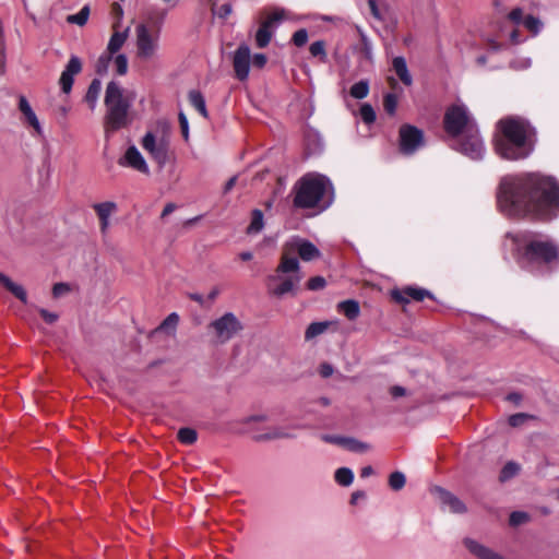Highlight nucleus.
Returning a JSON list of instances; mask_svg holds the SVG:
<instances>
[{"instance_id": "obj_4", "label": "nucleus", "mask_w": 559, "mask_h": 559, "mask_svg": "<svg viewBox=\"0 0 559 559\" xmlns=\"http://www.w3.org/2000/svg\"><path fill=\"white\" fill-rule=\"evenodd\" d=\"M498 128L500 134L496 138L495 146L500 157L518 160L531 155L535 131L528 122L521 118H507L499 121Z\"/></svg>"}, {"instance_id": "obj_44", "label": "nucleus", "mask_w": 559, "mask_h": 559, "mask_svg": "<svg viewBox=\"0 0 559 559\" xmlns=\"http://www.w3.org/2000/svg\"><path fill=\"white\" fill-rule=\"evenodd\" d=\"M310 53L313 57H320L322 60H325L326 52H325V45L322 40H317L312 43L309 47Z\"/></svg>"}, {"instance_id": "obj_43", "label": "nucleus", "mask_w": 559, "mask_h": 559, "mask_svg": "<svg viewBox=\"0 0 559 559\" xmlns=\"http://www.w3.org/2000/svg\"><path fill=\"white\" fill-rule=\"evenodd\" d=\"M116 72L119 75H124L128 72V58L123 53H119L114 58Z\"/></svg>"}, {"instance_id": "obj_18", "label": "nucleus", "mask_w": 559, "mask_h": 559, "mask_svg": "<svg viewBox=\"0 0 559 559\" xmlns=\"http://www.w3.org/2000/svg\"><path fill=\"white\" fill-rule=\"evenodd\" d=\"M19 109L22 112L25 122L34 129V134L41 136L43 135V128L41 124L31 107L29 103L24 96H21L19 99Z\"/></svg>"}, {"instance_id": "obj_17", "label": "nucleus", "mask_w": 559, "mask_h": 559, "mask_svg": "<svg viewBox=\"0 0 559 559\" xmlns=\"http://www.w3.org/2000/svg\"><path fill=\"white\" fill-rule=\"evenodd\" d=\"M392 297L395 301L404 304L408 302L411 299L416 301H421L426 297L431 298L432 295L429 290L419 288V287H406L403 290H393Z\"/></svg>"}, {"instance_id": "obj_58", "label": "nucleus", "mask_w": 559, "mask_h": 559, "mask_svg": "<svg viewBox=\"0 0 559 559\" xmlns=\"http://www.w3.org/2000/svg\"><path fill=\"white\" fill-rule=\"evenodd\" d=\"M334 372V369L331 365L329 364H323L321 365L320 367V374L323 377V378H329L333 374Z\"/></svg>"}, {"instance_id": "obj_14", "label": "nucleus", "mask_w": 559, "mask_h": 559, "mask_svg": "<svg viewBox=\"0 0 559 559\" xmlns=\"http://www.w3.org/2000/svg\"><path fill=\"white\" fill-rule=\"evenodd\" d=\"M118 164L144 175L150 174V167L135 145H131L126 150L124 154L119 158Z\"/></svg>"}, {"instance_id": "obj_51", "label": "nucleus", "mask_w": 559, "mask_h": 559, "mask_svg": "<svg viewBox=\"0 0 559 559\" xmlns=\"http://www.w3.org/2000/svg\"><path fill=\"white\" fill-rule=\"evenodd\" d=\"M531 64H532V60L526 57L518 58L511 62V67L515 70H525V69L530 68Z\"/></svg>"}, {"instance_id": "obj_49", "label": "nucleus", "mask_w": 559, "mask_h": 559, "mask_svg": "<svg viewBox=\"0 0 559 559\" xmlns=\"http://www.w3.org/2000/svg\"><path fill=\"white\" fill-rule=\"evenodd\" d=\"M308 41V32L305 28L298 29L293 35V43L297 47L304 46Z\"/></svg>"}, {"instance_id": "obj_9", "label": "nucleus", "mask_w": 559, "mask_h": 559, "mask_svg": "<svg viewBox=\"0 0 559 559\" xmlns=\"http://www.w3.org/2000/svg\"><path fill=\"white\" fill-rule=\"evenodd\" d=\"M141 145L159 168H164L169 162V141L165 135L158 136L148 131L142 138Z\"/></svg>"}, {"instance_id": "obj_52", "label": "nucleus", "mask_w": 559, "mask_h": 559, "mask_svg": "<svg viewBox=\"0 0 559 559\" xmlns=\"http://www.w3.org/2000/svg\"><path fill=\"white\" fill-rule=\"evenodd\" d=\"M70 292V286L66 283H57L53 285L52 295L55 298H59Z\"/></svg>"}, {"instance_id": "obj_21", "label": "nucleus", "mask_w": 559, "mask_h": 559, "mask_svg": "<svg viewBox=\"0 0 559 559\" xmlns=\"http://www.w3.org/2000/svg\"><path fill=\"white\" fill-rule=\"evenodd\" d=\"M393 70L396 75L405 85H411L413 78L407 69L406 60L404 57H395L392 61Z\"/></svg>"}, {"instance_id": "obj_27", "label": "nucleus", "mask_w": 559, "mask_h": 559, "mask_svg": "<svg viewBox=\"0 0 559 559\" xmlns=\"http://www.w3.org/2000/svg\"><path fill=\"white\" fill-rule=\"evenodd\" d=\"M188 98L191 106H193L204 118H207V110L203 95L199 91L192 90L189 92Z\"/></svg>"}, {"instance_id": "obj_28", "label": "nucleus", "mask_w": 559, "mask_h": 559, "mask_svg": "<svg viewBox=\"0 0 559 559\" xmlns=\"http://www.w3.org/2000/svg\"><path fill=\"white\" fill-rule=\"evenodd\" d=\"M335 481L344 487H348L353 484L354 473L348 467H340L334 474Z\"/></svg>"}, {"instance_id": "obj_8", "label": "nucleus", "mask_w": 559, "mask_h": 559, "mask_svg": "<svg viewBox=\"0 0 559 559\" xmlns=\"http://www.w3.org/2000/svg\"><path fill=\"white\" fill-rule=\"evenodd\" d=\"M243 329L241 321L233 312H225L207 325L212 342L223 345L236 337Z\"/></svg>"}, {"instance_id": "obj_37", "label": "nucleus", "mask_w": 559, "mask_h": 559, "mask_svg": "<svg viewBox=\"0 0 559 559\" xmlns=\"http://www.w3.org/2000/svg\"><path fill=\"white\" fill-rule=\"evenodd\" d=\"M406 484V477L402 472H393L389 476V486L392 490L399 491L401 490Z\"/></svg>"}, {"instance_id": "obj_11", "label": "nucleus", "mask_w": 559, "mask_h": 559, "mask_svg": "<svg viewBox=\"0 0 559 559\" xmlns=\"http://www.w3.org/2000/svg\"><path fill=\"white\" fill-rule=\"evenodd\" d=\"M296 254L304 261H312L320 258L321 252L309 240L294 236L283 245L282 257L298 259Z\"/></svg>"}, {"instance_id": "obj_25", "label": "nucleus", "mask_w": 559, "mask_h": 559, "mask_svg": "<svg viewBox=\"0 0 559 559\" xmlns=\"http://www.w3.org/2000/svg\"><path fill=\"white\" fill-rule=\"evenodd\" d=\"M338 309L349 320H355L360 313L359 304L353 299L340 302Z\"/></svg>"}, {"instance_id": "obj_3", "label": "nucleus", "mask_w": 559, "mask_h": 559, "mask_svg": "<svg viewBox=\"0 0 559 559\" xmlns=\"http://www.w3.org/2000/svg\"><path fill=\"white\" fill-rule=\"evenodd\" d=\"M445 132L452 136V147L473 160L484 157L486 148L475 120L464 105L451 106L444 115Z\"/></svg>"}, {"instance_id": "obj_47", "label": "nucleus", "mask_w": 559, "mask_h": 559, "mask_svg": "<svg viewBox=\"0 0 559 559\" xmlns=\"http://www.w3.org/2000/svg\"><path fill=\"white\" fill-rule=\"evenodd\" d=\"M325 278L322 277V276H314V277H311L308 282H307V288L309 290H319V289H322L325 287Z\"/></svg>"}, {"instance_id": "obj_22", "label": "nucleus", "mask_w": 559, "mask_h": 559, "mask_svg": "<svg viewBox=\"0 0 559 559\" xmlns=\"http://www.w3.org/2000/svg\"><path fill=\"white\" fill-rule=\"evenodd\" d=\"M296 435L283 427H275L271 429L269 432L263 435H258L254 437L257 441H271L277 439H292L295 438Z\"/></svg>"}, {"instance_id": "obj_19", "label": "nucleus", "mask_w": 559, "mask_h": 559, "mask_svg": "<svg viewBox=\"0 0 559 559\" xmlns=\"http://www.w3.org/2000/svg\"><path fill=\"white\" fill-rule=\"evenodd\" d=\"M438 498L444 508H448L453 513H464L466 507L456 496L442 488L437 489Z\"/></svg>"}, {"instance_id": "obj_35", "label": "nucleus", "mask_w": 559, "mask_h": 559, "mask_svg": "<svg viewBox=\"0 0 559 559\" xmlns=\"http://www.w3.org/2000/svg\"><path fill=\"white\" fill-rule=\"evenodd\" d=\"M90 16V7L84 5L78 13L71 14L67 17V21L71 24L83 26L86 24Z\"/></svg>"}, {"instance_id": "obj_57", "label": "nucleus", "mask_w": 559, "mask_h": 559, "mask_svg": "<svg viewBox=\"0 0 559 559\" xmlns=\"http://www.w3.org/2000/svg\"><path fill=\"white\" fill-rule=\"evenodd\" d=\"M322 440L328 443L340 444L343 447L344 437L333 436V435H323Z\"/></svg>"}, {"instance_id": "obj_50", "label": "nucleus", "mask_w": 559, "mask_h": 559, "mask_svg": "<svg viewBox=\"0 0 559 559\" xmlns=\"http://www.w3.org/2000/svg\"><path fill=\"white\" fill-rule=\"evenodd\" d=\"M508 19L514 24H523L524 13L521 8L513 9L509 14Z\"/></svg>"}, {"instance_id": "obj_32", "label": "nucleus", "mask_w": 559, "mask_h": 559, "mask_svg": "<svg viewBox=\"0 0 559 559\" xmlns=\"http://www.w3.org/2000/svg\"><path fill=\"white\" fill-rule=\"evenodd\" d=\"M349 94L352 97L356 99H364L369 94V82L367 80H361L357 83H355L350 90Z\"/></svg>"}, {"instance_id": "obj_36", "label": "nucleus", "mask_w": 559, "mask_h": 559, "mask_svg": "<svg viewBox=\"0 0 559 559\" xmlns=\"http://www.w3.org/2000/svg\"><path fill=\"white\" fill-rule=\"evenodd\" d=\"M360 52L362 53L366 60L372 62L373 47L370 39L362 32H360Z\"/></svg>"}, {"instance_id": "obj_63", "label": "nucleus", "mask_w": 559, "mask_h": 559, "mask_svg": "<svg viewBox=\"0 0 559 559\" xmlns=\"http://www.w3.org/2000/svg\"><path fill=\"white\" fill-rule=\"evenodd\" d=\"M507 400L513 402L514 404H519L522 401V395L518 392H513L508 394Z\"/></svg>"}, {"instance_id": "obj_34", "label": "nucleus", "mask_w": 559, "mask_h": 559, "mask_svg": "<svg viewBox=\"0 0 559 559\" xmlns=\"http://www.w3.org/2000/svg\"><path fill=\"white\" fill-rule=\"evenodd\" d=\"M287 16V12L284 9H275L272 13H270L266 19L262 22L271 28H274L278 23L285 20Z\"/></svg>"}, {"instance_id": "obj_15", "label": "nucleus", "mask_w": 559, "mask_h": 559, "mask_svg": "<svg viewBox=\"0 0 559 559\" xmlns=\"http://www.w3.org/2000/svg\"><path fill=\"white\" fill-rule=\"evenodd\" d=\"M81 70L82 62L80 58L76 56H71L59 79V84L63 93L69 94L71 92L74 76L79 74Z\"/></svg>"}, {"instance_id": "obj_23", "label": "nucleus", "mask_w": 559, "mask_h": 559, "mask_svg": "<svg viewBox=\"0 0 559 559\" xmlns=\"http://www.w3.org/2000/svg\"><path fill=\"white\" fill-rule=\"evenodd\" d=\"M128 36H129V27L122 32L116 31L111 35V37L108 41L107 52H109L111 55L118 52L121 49V47L124 45Z\"/></svg>"}, {"instance_id": "obj_61", "label": "nucleus", "mask_w": 559, "mask_h": 559, "mask_svg": "<svg viewBox=\"0 0 559 559\" xmlns=\"http://www.w3.org/2000/svg\"><path fill=\"white\" fill-rule=\"evenodd\" d=\"M405 393H406V390L403 386H400V385H395V386H393L391 389V394L394 397L403 396V395H405Z\"/></svg>"}, {"instance_id": "obj_29", "label": "nucleus", "mask_w": 559, "mask_h": 559, "mask_svg": "<svg viewBox=\"0 0 559 559\" xmlns=\"http://www.w3.org/2000/svg\"><path fill=\"white\" fill-rule=\"evenodd\" d=\"M179 323V316L176 312H171L166 319L159 324L156 331H163L169 334H174Z\"/></svg>"}, {"instance_id": "obj_1", "label": "nucleus", "mask_w": 559, "mask_h": 559, "mask_svg": "<svg viewBox=\"0 0 559 559\" xmlns=\"http://www.w3.org/2000/svg\"><path fill=\"white\" fill-rule=\"evenodd\" d=\"M497 204L509 217L551 219L559 215V185L537 173L507 175L500 180Z\"/></svg>"}, {"instance_id": "obj_13", "label": "nucleus", "mask_w": 559, "mask_h": 559, "mask_svg": "<svg viewBox=\"0 0 559 559\" xmlns=\"http://www.w3.org/2000/svg\"><path fill=\"white\" fill-rule=\"evenodd\" d=\"M251 64V51L248 45H240L234 52L233 67L236 78L240 81H245L249 76Z\"/></svg>"}, {"instance_id": "obj_30", "label": "nucleus", "mask_w": 559, "mask_h": 559, "mask_svg": "<svg viewBox=\"0 0 559 559\" xmlns=\"http://www.w3.org/2000/svg\"><path fill=\"white\" fill-rule=\"evenodd\" d=\"M272 37V28L267 25L261 23V26L259 27L257 34H255V41L257 46L259 48H264L269 45Z\"/></svg>"}, {"instance_id": "obj_26", "label": "nucleus", "mask_w": 559, "mask_h": 559, "mask_svg": "<svg viewBox=\"0 0 559 559\" xmlns=\"http://www.w3.org/2000/svg\"><path fill=\"white\" fill-rule=\"evenodd\" d=\"M264 227V216L261 210L254 209L251 213V222L247 227V234H259Z\"/></svg>"}, {"instance_id": "obj_60", "label": "nucleus", "mask_w": 559, "mask_h": 559, "mask_svg": "<svg viewBox=\"0 0 559 559\" xmlns=\"http://www.w3.org/2000/svg\"><path fill=\"white\" fill-rule=\"evenodd\" d=\"M368 4H369L370 11H371V14L377 20H380L381 15H380V11H379L378 5H377V1L376 0H368Z\"/></svg>"}, {"instance_id": "obj_33", "label": "nucleus", "mask_w": 559, "mask_h": 559, "mask_svg": "<svg viewBox=\"0 0 559 559\" xmlns=\"http://www.w3.org/2000/svg\"><path fill=\"white\" fill-rule=\"evenodd\" d=\"M520 472V465L515 462H508L500 472L499 480L506 483Z\"/></svg>"}, {"instance_id": "obj_46", "label": "nucleus", "mask_w": 559, "mask_h": 559, "mask_svg": "<svg viewBox=\"0 0 559 559\" xmlns=\"http://www.w3.org/2000/svg\"><path fill=\"white\" fill-rule=\"evenodd\" d=\"M211 11L214 16L225 20L231 14L233 9L230 3H224L221 7L213 8Z\"/></svg>"}, {"instance_id": "obj_5", "label": "nucleus", "mask_w": 559, "mask_h": 559, "mask_svg": "<svg viewBox=\"0 0 559 559\" xmlns=\"http://www.w3.org/2000/svg\"><path fill=\"white\" fill-rule=\"evenodd\" d=\"M294 205L299 209L326 210L333 202L331 181L319 174H308L296 185Z\"/></svg>"}, {"instance_id": "obj_31", "label": "nucleus", "mask_w": 559, "mask_h": 559, "mask_svg": "<svg viewBox=\"0 0 559 559\" xmlns=\"http://www.w3.org/2000/svg\"><path fill=\"white\" fill-rule=\"evenodd\" d=\"M330 323L329 322H313L311 323L306 332H305V338L307 341H310L321 334H323L328 328H329Z\"/></svg>"}, {"instance_id": "obj_20", "label": "nucleus", "mask_w": 559, "mask_h": 559, "mask_svg": "<svg viewBox=\"0 0 559 559\" xmlns=\"http://www.w3.org/2000/svg\"><path fill=\"white\" fill-rule=\"evenodd\" d=\"M0 284L12 293L23 304H27V294L22 285L14 283L9 276L0 272Z\"/></svg>"}, {"instance_id": "obj_39", "label": "nucleus", "mask_w": 559, "mask_h": 559, "mask_svg": "<svg viewBox=\"0 0 559 559\" xmlns=\"http://www.w3.org/2000/svg\"><path fill=\"white\" fill-rule=\"evenodd\" d=\"M197 431L192 428H181L178 431V439L181 443L192 444L197 441Z\"/></svg>"}, {"instance_id": "obj_53", "label": "nucleus", "mask_w": 559, "mask_h": 559, "mask_svg": "<svg viewBox=\"0 0 559 559\" xmlns=\"http://www.w3.org/2000/svg\"><path fill=\"white\" fill-rule=\"evenodd\" d=\"M527 418L528 416L524 413L514 414L509 417V424L512 427H518L521 426Z\"/></svg>"}, {"instance_id": "obj_62", "label": "nucleus", "mask_w": 559, "mask_h": 559, "mask_svg": "<svg viewBox=\"0 0 559 559\" xmlns=\"http://www.w3.org/2000/svg\"><path fill=\"white\" fill-rule=\"evenodd\" d=\"M176 210V205L174 203H167L162 212V218L166 217L170 213H173Z\"/></svg>"}, {"instance_id": "obj_42", "label": "nucleus", "mask_w": 559, "mask_h": 559, "mask_svg": "<svg viewBox=\"0 0 559 559\" xmlns=\"http://www.w3.org/2000/svg\"><path fill=\"white\" fill-rule=\"evenodd\" d=\"M383 107L386 114L393 116L395 115L397 108V96L392 93H388L383 98Z\"/></svg>"}, {"instance_id": "obj_64", "label": "nucleus", "mask_w": 559, "mask_h": 559, "mask_svg": "<svg viewBox=\"0 0 559 559\" xmlns=\"http://www.w3.org/2000/svg\"><path fill=\"white\" fill-rule=\"evenodd\" d=\"M236 181H237V177L236 176L229 178V180L226 182V185L224 187V192L225 193L229 192L235 187Z\"/></svg>"}, {"instance_id": "obj_59", "label": "nucleus", "mask_w": 559, "mask_h": 559, "mask_svg": "<svg viewBox=\"0 0 559 559\" xmlns=\"http://www.w3.org/2000/svg\"><path fill=\"white\" fill-rule=\"evenodd\" d=\"M266 419H267L266 415L260 414V415H252V416L247 417L243 420V423L249 425V424L254 423V421H265Z\"/></svg>"}, {"instance_id": "obj_2", "label": "nucleus", "mask_w": 559, "mask_h": 559, "mask_svg": "<svg viewBox=\"0 0 559 559\" xmlns=\"http://www.w3.org/2000/svg\"><path fill=\"white\" fill-rule=\"evenodd\" d=\"M519 265L534 274H545L559 267V245L552 239L523 233L509 235Z\"/></svg>"}, {"instance_id": "obj_38", "label": "nucleus", "mask_w": 559, "mask_h": 559, "mask_svg": "<svg viewBox=\"0 0 559 559\" xmlns=\"http://www.w3.org/2000/svg\"><path fill=\"white\" fill-rule=\"evenodd\" d=\"M523 25L527 31L532 32L533 35H537L543 28L542 21L533 15L525 16L523 20Z\"/></svg>"}, {"instance_id": "obj_6", "label": "nucleus", "mask_w": 559, "mask_h": 559, "mask_svg": "<svg viewBox=\"0 0 559 559\" xmlns=\"http://www.w3.org/2000/svg\"><path fill=\"white\" fill-rule=\"evenodd\" d=\"M133 100L134 95L127 93L118 82L110 81L107 84L104 98L106 106L104 126L107 134L130 124V109Z\"/></svg>"}, {"instance_id": "obj_16", "label": "nucleus", "mask_w": 559, "mask_h": 559, "mask_svg": "<svg viewBox=\"0 0 559 559\" xmlns=\"http://www.w3.org/2000/svg\"><path fill=\"white\" fill-rule=\"evenodd\" d=\"M93 210L95 211L98 219H99V228L103 235H105L110 226V216L117 212L118 206L117 203L112 201H106L100 203L93 204Z\"/></svg>"}, {"instance_id": "obj_10", "label": "nucleus", "mask_w": 559, "mask_h": 559, "mask_svg": "<svg viewBox=\"0 0 559 559\" xmlns=\"http://www.w3.org/2000/svg\"><path fill=\"white\" fill-rule=\"evenodd\" d=\"M136 36V56L141 60L153 59L158 51V32L152 29L145 24H139L135 28Z\"/></svg>"}, {"instance_id": "obj_55", "label": "nucleus", "mask_w": 559, "mask_h": 559, "mask_svg": "<svg viewBox=\"0 0 559 559\" xmlns=\"http://www.w3.org/2000/svg\"><path fill=\"white\" fill-rule=\"evenodd\" d=\"M179 123H180L181 132H182V135H183L185 140H188V138H189V122H188V119H187V117H186V115L183 112L179 114Z\"/></svg>"}, {"instance_id": "obj_41", "label": "nucleus", "mask_w": 559, "mask_h": 559, "mask_svg": "<svg viewBox=\"0 0 559 559\" xmlns=\"http://www.w3.org/2000/svg\"><path fill=\"white\" fill-rule=\"evenodd\" d=\"M361 120L367 123H373L376 120V111L370 104H362L359 110Z\"/></svg>"}, {"instance_id": "obj_24", "label": "nucleus", "mask_w": 559, "mask_h": 559, "mask_svg": "<svg viewBox=\"0 0 559 559\" xmlns=\"http://www.w3.org/2000/svg\"><path fill=\"white\" fill-rule=\"evenodd\" d=\"M102 91V82L98 79H94L86 92L85 95V102L90 106V108L93 110L96 107L98 96Z\"/></svg>"}, {"instance_id": "obj_7", "label": "nucleus", "mask_w": 559, "mask_h": 559, "mask_svg": "<svg viewBox=\"0 0 559 559\" xmlns=\"http://www.w3.org/2000/svg\"><path fill=\"white\" fill-rule=\"evenodd\" d=\"M302 280L298 259L282 257L274 273L266 278L267 293L275 298L296 296Z\"/></svg>"}, {"instance_id": "obj_40", "label": "nucleus", "mask_w": 559, "mask_h": 559, "mask_svg": "<svg viewBox=\"0 0 559 559\" xmlns=\"http://www.w3.org/2000/svg\"><path fill=\"white\" fill-rule=\"evenodd\" d=\"M343 447L352 452H365L369 448L366 443L354 438H344Z\"/></svg>"}, {"instance_id": "obj_48", "label": "nucleus", "mask_w": 559, "mask_h": 559, "mask_svg": "<svg viewBox=\"0 0 559 559\" xmlns=\"http://www.w3.org/2000/svg\"><path fill=\"white\" fill-rule=\"evenodd\" d=\"M528 520V515L525 512L514 511L510 514V524L518 526L525 523Z\"/></svg>"}, {"instance_id": "obj_45", "label": "nucleus", "mask_w": 559, "mask_h": 559, "mask_svg": "<svg viewBox=\"0 0 559 559\" xmlns=\"http://www.w3.org/2000/svg\"><path fill=\"white\" fill-rule=\"evenodd\" d=\"M111 59H112V57H111V53H109V52L102 55L96 62V72L98 74L106 73Z\"/></svg>"}, {"instance_id": "obj_54", "label": "nucleus", "mask_w": 559, "mask_h": 559, "mask_svg": "<svg viewBox=\"0 0 559 559\" xmlns=\"http://www.w3.org/2000/svg\"><path fill=\"white\" fill-rule=\"evenodd\" d=\"M266 56L264 53H255L251 57V64L254 68L262 69L266 64Z\"/></svg>"}, {"instance_id": "obj_56", "label": "nucleus", "mask_w": 559, "mask_h": 559, "mask_svg": "<svg viewBox=\"0 0 559 559\" xmlns=\"http://www.w3.org/2000/svg\"><path fill=\"white\" fill-rule=\"evenodd\" d=\"M39 313L41 318L49 324L55 323L58 320V314L53 312H49L46 309H39Z\"/></svg>"}, {"instance_id": "obj_12", "label": "nucleus", "mask_w": 559, "mask_h": 559, "mask_svg": "<svg viewBox=\"0 0 559 559\" xmlns=\"http://www.w3.org/2000/svg\"><path fill=\"white\" fill-rule=\"evenodd\" d=\"M424 144L421 130L414 126L404 124L400 129V150L403 154L411 155Z\"/></svg>"}]
</instances>
